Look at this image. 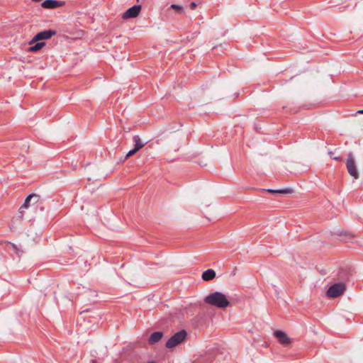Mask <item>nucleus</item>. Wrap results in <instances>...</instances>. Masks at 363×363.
<instances>
[{
    "label": "nucleus",
    "instance_id": "nucleus-20",
    "mask_svg": "<svg viewBox=\"0 0 363 363\" xmlns=\"http://www.w3.org/2000/svg\"><path fill=\"white\" fill-rule=\"evenodd\" d=\"M356 114H363V109L357 111Z\"/></svg>",
    "mask_w": 363,
    "mask_h": 363
},
{
    "label": "nucleus",
    "instance_id": "nucleus-7",
    "mask_svg": "<svg viewBox=\"0 0 363 363\" xmlns=\"http://www.w3.org/2000/svg\"><path fill=\"white\" fill-rule=\"evenodd\" d=\"M133 141L135 142V147L126 154L125 159L134 155L145 146V143L142 142L140 138L138 135H135L133 137Z\"/></svg>",
    "mask_w": 363,
    "mask_h": 363
},
{
    "label": "nucleus",
    "instance_id": "nucleus-13",
    "mask_svg": "<svg viewBox=\"0 0 363 363\" xmlns=\"http://www.w3.org/2000/svg\"><path fill=\"white\" fill-rule=\"evenodd\" d=\"M266 191L270 193V194H291L293 192V190L291 189H267Z\"/></svg>",
    "mask_w": 363,
    "mask_h": 363
},
{
    "label": "nucleus",
    "instance_id": "nucleus-14",
    "mask_svg": "<svg viewBox=\"0 0 363 363\" xmlns=\"http://www.w3.org/2000/svg\"><path fill=\"white\" fill-rule=\"evenodd\" d=\"M45 45V43L44 42L37 43L35 45L30 47L28 50L30 52H35L40 50Z\"/></svg>",
    "mask_w": 363,
    "mask_h": 363
},
{
    "label": "nucleus",
    "instance_id": "nucleus-18",
    "mask_svg": "<svg viewBox=\"0 0 363 363\" xmlns=\"http://www.w3.org/2000/svg\"><path fill=\"white\" fill-rule=\"evenodd\" d=\"M24 209H26L25 208H22V206L20 207L19 210H18V218H20V220H22L23 218V216H24Z\"/></svg>",
    "mask_w": 363,
    "mask_h": 363
},
{
    "label": "nucleus",
    "instance_id": "nucleus-17",
    "mask_svg": "<svg viewBox=\"0 0 363 363\" xmlns=\"http://www.w3.org/2000/svg\"><path fill=\"white\" fill-rule=\"evenodd\" d=\"M31 197H32V196H28L26 199V200H25V201H24L23 204L22 205V208H28V206H29V205H30V202L31 201Z\"/></svg>",
    "mask_w": 363,
    "mask_h": 363
},
{
    "label": "nucleus",
    "instance_id": "nucleus-9",
    "mask_svg": "<svg viewBox=\"0 0 363 363\" xmlns=\"http://www.w3.org/2000/svg\"><path fill=\"white\" fill-rule=\"evenodd\" d=\"M65 5L64 1H56V0H45L42 4V7L45 9H55Z\"/></svg>",
    "mask_w": 363,
    "mask_h": 363
},
{
    "label": "nucleus",
    "instance_id": "nucleus-19",
    "mask_svg": "<svg viewBox=\"0 0 363 363\" xmlns=\"http://www.w3.org/2000/svg\"><path fill=\"white\" fill-rule=\"evenodd\" d=\"M196 6H197V4H196V2H194V1L191 2V3L190 4V5H189V7H190V9H191V10L195 9Z\"/></svg>",
    "mask_w": 363,
    "mask_h": 363
},
{
    "label": "nucleus",
    "instance_id": "nucleus-15",
    "mask_svg": "<svg viewBox=\"0 0 363 363\" xmlns=\"http://www.w3.org/2000/svg\"><path fill=\"white\" fill-rule=\"evenodd\" d=\"M170 7H171V9H173L176 10L178 13H183L184 12L183 7L179 6V5L172 4Z\"/></svg>",
    "mask_w": 363,
    "mask_h": 363
},
{
    "label": "nucleus",
    "instance_id": "nucleus-8",
    "mask_svg": "<svg viewBox=\"0 0 363 363\" xmlns=\"http://www.w3.org/2000/svg\"><path fill=\"white\" fill-rule=\"evenodd\" d=\"M274 335L277 339L278 342L282 345L286 346L291 342V338H290L287 334L283 331L277 330L274 333Z\"/></svg>",
    "mask_w": 363,
    "mask_h": 363
},
{
    "label": "nucleus",
    "instance_id": "nucleus-10",
    "mask_svg": "<svg viewBox=\"0 0 363 363\" xmlns=\"http://www.w3.org/2000/svg\"><path fill=\"white\" fill-rule=\"evenodd\" d=\"M216 272L212 269L204 271L202 274V279L206 281H211L216 277Z\"/></svg>",
    "mask_w": 363,
    "mask_h": 363
},
{
    "label": "nucleus",
    "instance_id": "nucleus-22",
    "mask_svg": "<svg viewBox=\"0 0 363 363\" xmlns=\"http://www.w3.org/2000/svg\"><path fill=\"white\" fill-rule=\"evenodd\" d=\"M328 154L331 156L333 153V152H332V151H330V152H328Z\"/></svg>",
    "mask_w": 363,
    "mask_h": 363
},
{
    "label": "nucleus",
    "instance_id": "nucleus-6",
    "mask_svg": "<svg viewBox=\"0 0 363 363\" xmlns=\"http://www.w3.org/2000/svg\"><path fill=\"white\" fill-rule=\"evenodd\" d=\"M55 34H56V31L53 30H43L42 32L37 33L34 36V38H33V40H31L30 44H32L35 42H37V41H39L41 40L50 39L52 36L55 35Z\"/></svg>",
    "mask_w": 363,
    "mask_h": 363
},
{
    "label": "nucleus",
    "instance_id": "nucleus-21",
    "mask_svg": "<svg viewBox=\"0 0 363 363\" xmlns=\"http://www.w3.org/2000/svg\"><path fill=\"white\" fill-rule=\"evenodd\" d=\"M333 160H337V161H340L341 157H333Z\"/></svg>",
    "mask_w": 363,
    "mask_h": 363
},
{
    "label": "nucleus",
    "instance_id": "nucleus-1",
    "mask_svg": "<svg viewBox=\"0 0 363 363\" xmlns=\"http://www.w3.org/2000/svg\"><path fill=\"white\" fill-rule=\"evenodd\" d=\"M203 301L205 303L218 308H225L230 305L225 294L222 292L215 291L206 296Z\"/></svg>",
    "mask_w": 363,
    "mask_h": 363
},
{
    "label": "nucleus",
    "instance_id": "nucleus-24",
    "mask_svg": "<svg viewBox=\"0 0 363 363\" xmlns=\"http://www.w3.org/2000/svg\"><path fill=\"white\" fill-rule=\"evenodd\" d=\"M149 363H154V362H149Z\"/></svg>",
    "mask_w": 363,
    "mask_h": 363
},
{
    "label": "nucleus",
    "instance_id": "nucleus-5",
    "mask_svg": "<svg viewBox=\"0 0 363 363\" xmlns=\"http://www.w3.org/2000/svg\"><path fill=\"white\" fill-rule=\"evenodd\" d=\"M141 9V5H134L122 14V18L126 20L131 18H136L139 16Z\"/></svg>",
    "mask_w": 363,
    "mask_h": 363
},
{
    "label": "nucleus",
    "instance_id": "nucleus-25",
    "mask_svg": "<svg viewBox=\"0 0 363 363\" xmlns=\"http://www.w3.org/2000/svg\"><path fill=\"white\" fill-rule=\"evenodd\" d=\"M137 1H138L139 0H137Z\"/></svg>",
    "mask_w": 363,
    "mask_h": 363
},
{
    "label": "nucleus",
    "instance_id": "nucleus-11",
    "mask_svg": "<svg viewBox=\"0 0 363 363\" xmlns=\"http://www.w3.org/2000/svg\"><path fill=\"white\" fill-rule=\"evenodd\" d=\"M163 333L158 331V332H154L152 334L150 335L148 342L150 345H153L157 342H159L163 337Z\"/></svg>",
    "mask_w": 363,
    "mask_h": 363
},
{
    "label": "nucleus",
    "instance_id": "nucleus-2",
    "mask_svg": "<svg viewBox=\"0 0 363 363\" xmlns=\"http://www.w3.org/2000/svg\"><path fill=\"white\" fill-rule=\"evenodd\" d=\"M345 165L349 174L354 179H358L359 174L357 169V162L352 152H349L347 154Z\"/></svg>",
    "mask_w": 363,
    "mask_h": 363
},
{
    "label": "nucleus",
    "instance_id": "nucleus-4",
    "mask_svg": "<svg viewBox=\"0 0 363 363\" xmlns=\"http://www.w3.org/2000/svg\"><path fill=\"white\" fill-rule=\"evenodd\" d=\"M187 333L186 330H182L172 335L166 342L167 348H173L182 343L186 337Z\"/></svg>",
    "mask_w": 363,
    "mask_h": 363
},
{
    "label": "nucleus",
    "instance_id": "nucleus-12",
    "mask_svg": "<svg viewBox=\"0 0 363 363\" xmlns=\"http://www.w3.org/2000/svg\"><path fill=\"white\" fill-rule=\"evenodd\" d=\"M6 248L8 250H13L18 256H20L23 252L15 244L11 242H7L6 245Z\"/></svg>",
    "mask_w": 363,
    "mask_h": 363
},
{
    "label": "nucleus",
    "instance_id": "nucleus-16",
    "mask_svg": "<svg viewBox=\"0 0 363 363\" xmlns=\"http://www.w3.org/2000/svg\"><path fill=\"white\" fill-rule=\"evenodd\" d=\"M29 196H32L31 201L33 202V203H38L40 200V196L38 194H33L29 195Z\"/></svg>",
    "mask_w": 363,
    "mask_h": 363
},
{
    "label": "nucleus",
    "instance_id": "nucleus-23",
    "mask_svg": "<svg viewBox=\"0 0 363 363\" xmlns=\"http://www.w3.org/2000/svg\"><path fill=\"white\" fill-rule=\"evenodd\" d=\"M345 235H347V236L348 235V236H350V234H348V233H345Z\"/></svg>",
    "mask_w": 363,
    "mask_h": 363
},
{
    "label": "nucleus",
    "instance_id": "nucleus-3",
    "mask_svg": "<svg viewBox=\"0 0 363 363\" xmlns=\"http://www.w3.org/2000/svg\"><path fill=\"white\" fill-rule=\"evenodd\" d=\"M346 290V286L342 282H338L330 286L326 294L330 298H335L342 296Z\"/></svg>",
    "mask_w": 363,
    "mask_h": 363
}]
</instances>
